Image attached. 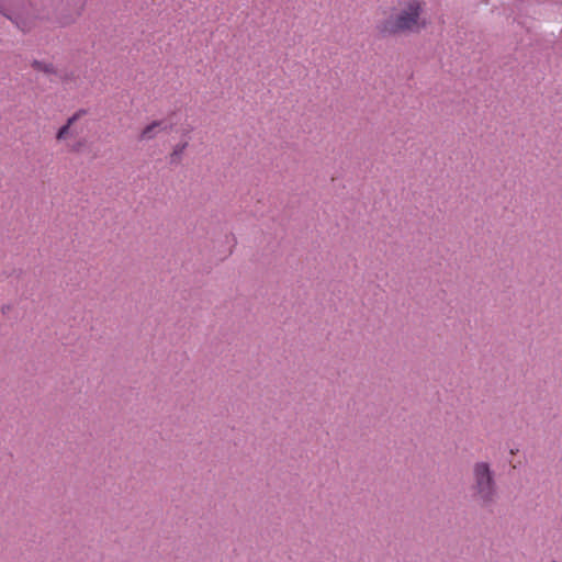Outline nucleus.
Returning a JSON list of instances; mask_svg holds the SVG:
<instances>
[{"instance_id": "nucleus-1", "label": "nucleus", "mask_w": 562, "mask_h": 562, "mask_svg": "<svg viewBox=\"0 0 562 562\" xmlns=\"http://www.w3.org/2000/svg\"><path fill=\"white\" fill-rule=\"evenodd\" d=\"M422 12L423 3L420 0H408L401 3L390 16L379 24V32L384 36L417 33L427 25V21L422 16Z\"/></svg>"}, {"instance_id": "nucleus-2", "label": "nucleus", "mask_w": 562, "mask_h": 562, "mask_svg": "<svg viewBox=\"0 0 562 562\" xmlns=\"http://www.w3.org/2000/svg\"><path fill=\"white\" fill-rule=\"evenodd\" d=\"M472 497L481 506L492 505L497 497V485L491 464L486 461H477L472 465L471 486Z\"/></svg>"}, {"instance_id": "nucleus-3", "label": "nucleus", "mask_w": 562, "mask_h": 562, "mask_svg": "<svg viewBox=\"0 0 562 562\" xmlns=\"http://www.w3.org/2000/svg\"><path fill=\"white\" fill-rule=\"evenodd\" d=\"M167 131V123L164 120H156L147 124L139 133L140 142L155 139L159 134Z\"/></svg>"}, {"instance_id": "nucleus-4", "label": "nucleus", "mask_w": 562, "mask_h": 562, "mask_svg": "<svg viewBox=\"0 0 562 562\" xmlns=\"http://www.w3.org/2000/svg\"><path fill=\"white\" fill-rule=\"evenodd\" d=\"M85 114V111H78L76 112L72 116H70L68 120H67V123L65 125H63L57 134H56V139L57 140H65L69 135H70V130H71V126L79 120V117Z\"/></svg>"}, {"instance_id": "nucleus-5", "label": "nucleus", "mask_w": 562, "mask_h": 562, "mask_svg": "<svg viewBox=\"0 0 562 562\" xmlns=\"http://www.w3.org/2000/svg\"><path fill=\"white\" fill-rule=\"evenodd\" d=\"M189 146L188 142H180L176 144L169 155L171 164H178L181 161L184 151Z\"/></svg>"}, {"instance_id": "nucleus-6", "label": "nucleus", "mask_w": 562, "mask_h": 562, "mask_svg": "<svg viewBox=\"0 0 562 562\" xmlns=\"http://www.w3.org/2000/svg\"><path fill=\"white\" fill-rule=\"evenodd\" d=\"M32 67L40 72L46 75H56V67L52 61L34 60Z\"/></svg>"}, {"instance_id": "nucleus-7", "label": "nucleus", "mask_w": 562, "mask_h": 562, "mask_svg": "<svg viewBox=\"0 0 562 562\" xmlns=\"http://www.w3.org/2000/svg\"><path fill=\"white\" fill-rule=\"evenodd\" d=\"M14 22H15V24H16L20 29H22L23 31L26 29V27H25V25H23L22 23H20V21L15 20Z\"/></svg>"}, {"instance_id": "nucleus-8", "label": "nucleus", "mask_w": 562, "mask_h": 562, "mask_svg": "<svg viewBox=\"0 0 562 562\" xmlns=\"http://www.w3.org/2000/svg\"><path fill=\"white\" fill-rule=\"evenodd\" d=\"M70 150H71V151H76V153H77V151H79V150H80V145L78 144L77 146H72V147L70 148Z\"/></svg>"}]
</instances>
